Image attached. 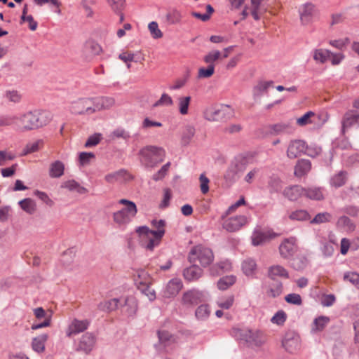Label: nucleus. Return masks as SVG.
<instances>
[{"label":"nucleus","instance_id":"obj_1","mask_svg":"<svg viewBox=\"0 0 359 359\" xmlns=\"http://www.w3.org/2000/svg\"><path fill=\"white\" fill-rule=\"evenodd\" d=\"M152 229L147 226H139L135 229L140 243L147 250L153 251L158 247L165 233L166 222L163 219H153L151 222Z\"/></svg>","mask_w":359,"mask_h":359},{"label":"nucleus","instance_id":"obj_2","mask_svg":"<svg viewBox=\"0 0 359 359\" xmlns=\"http://www.w3.org/2000/svg\"><path fill=\"white\" fill-rule=\"evenodd\" d=\"M51 113L46 110H29L18 115V130L29 132L47 126L52 120Z\"/></svg>","mask_w":359,"mask_h":359},{"label":"nucleus","instance_id":"obj_3","mask_svg":"<svg viewBox=\"0 0 359 359\" xmlns=\"http://www.w3.org/2000/svg\"><path fill=\"white\" fill-rule=\"evenodd\" d=\"M141 161L147 167H154L162 162L165 152L163 149L155 146H146L139 151Z\"/></svg>","mask_w":359,"mask_h":359},{"label":"nucleus","instance_id":"obj_4","mask_svg":"<svg viewBox=\"0 0 359 359\" xmlns=\"http://www.w3.org/2000/svg\"><path fill=\"white\" fill-rule=\"evenodd\" d=\"M189 260L194 264L198 262L202 266L206 267L213 262L214 255L210 248L198 245L191 250Z\"/></svg>","mask_w":359,"mask_h":359},{"label":"nucleus","instance_id":"obj_5","mask_svg":"<svg viewBox=\"0 0 359 359\" xmlns=\"http://www.w3.org/2000/svg\"><path fill=\"white\" fill-rule=\"evenodd\" d=\"M233 114V109L229 106L220 104L206 107L203 116L209 121H220L230 118Z\"/></svg>","mask_w":359,"mask_h":359},{"label":"nucleus","instance_id":"obj_6","mask_svg":"<svg viewBox=\"0 0 359 359\" xmlns=\"http://www.w3.org/2000/svg\"><path fill=\"white\" fill-rule=\"evenodd\" d=\"M282 346L288 353H297L301 348L299 335L293 331L287 332L282 339Z\"/></svg>","mask_w":359,"mask_h":359},{"label":"nucleus","instance_id":"obj_7","mask_svg":"<svg viewBox=\"0 0 359 359\" xmlns=\"http://www.w3.org/2000/svg\"><path fill=\"white\" fill-rule=\"evenodd\" d=\"M69 110L74 114H82L84 113L91 114L95 113L93 107V99L81 98L71 103Z\"/></svg>","mask_w":359,"mask_h":359},{"label":"nucleus","instance_id":"obj_8","mask_svg":"<svg viewBox=\"0 0 359 359\" xmlns=\"http://www.w3.org/2000/svg\"><path fill=\"white\" fill-rule=\"evenodd\" d=\"M205 299V295L203 291L191 289L184 292L182 303L186 306H193L204 302Z\"/></svg>","mask_w":359,"mask_h":359},{"label":"nucleus","instance_id":"obj_9","mask_svg":"<svg viewBox=\"0 0 359 359\" xmlns=\"http://www.w3.org/2000/svg\"><path fill=\"white\" fill-rule=\"evenodd\" d=\"M248 222V219L245 215H235L226 218L222 226L227 231L234 232L240 230Z\"/></svg>","mask_w":359,"mask_h":359},{"label":"nucleus","instance_id":"obj_10","mask_svg":"<svg viewBox=\"0 0 359 359\" xmlns=\"http://www.w3.org/2000/svg\"><path fill=\"white\" fill-rule=\"evenodd\" d=\"M297 251V238L294 237L284 239L279 246L280 255L284 259L290 258Z\"/></svg>","mask_w":359,"mask_h":359},{"label":"nucleus","instance_id":"obj_11","mask_svg":"<svg viewBox=\"0 0 359 359\" xmlns=\"http://www.w3.org/2000/svg\"><path fill=\"white\" fill-rule=\"evenodd\" d=\"M299 13L302 23L308 25L318 15V11L313 4L306 3L301 6Z\"/></svg>","mask_w":359,"mask_h":359},{"label":"nucleus","instance_id":"obj_12","mask_svg":"<svg viewBox=\"0 0 359 359\" xmlns=\"http://www.w3.org/2000/svg\"><path fill=\"white\" fill-rule=\"evenodd\" d=\"M34 315L36 320H41L39 323H33L32 325V330H36L43 327H49L51 322V315H48L46 311L42 307H38L33 310Z\"/></svg>","mask_w":359,"mask_h":359},{"label":"nucleus","instance_id":"obj_13","mask_svg":"<svg viewBox=\"0 0 359 359\" xmlns=\"http://www.w3.org/2000/svg\"><path fill=\"white\" fill-rule=\"evenodd\" d=\"M276 236V234L271 231L255 229L251 236L252 244L254 246L261 245L269 241Z\"/></svg>","mask_w":359,"mask_h":359},{"label":"nucleus","instance_id":"obj_14","mask_svg":"<svg viewBox=\"0 0 359 359\" xmlns=\"http://www.w3.org/2000/svg\"><path fill=\"white\" fill-rule=\"evenodd\" d=\"M243 337L248 343L257 346L262 345L266 341L264 333L259 330H246L243 333Z\"/></svg>","mask_w":359,"mask_h":359},{"label":"nucleus","instance_id":"obj_15","mask_svg":"<svg viewBox=\"0 0 359 359\" xmlns=\"http://www.w3.org/2000/svg\"><path fill=\"white\" fill-rule=\"evenodd\" d=\"M305 142L299 140H292L288 145L287 156L290 158H296L302 155V154L305 153Z\"/></svg>","mask_w":359,"mask_h":359},{"label":"nucleus","instance_id":"obj_16","mask_svg":"<svg viewBox=\"0 0 359 359\" xmlns=\"http://www.w3.org/2000/svg\"><path fill=\"white\" fill-rule=\"evenodd\" d=\"M89 325V322L87 320H79L77 319L73 320L67 330V336L70 337L72 335H76L87 330Z\"/></svg>","mask_w":359,"mask_h":359},{"label":"nucleus","instance_id":"obj_17","mask_svg":"<svg viewBox=\"0 0 359 359\" xmlns=\"http://www.w3.org/2000/svg\"><path fill=\"white\" fill-rule=\"evenodd\" d=\"M252 10L251 14L255 20L260 19V15L266 12L269 7V0H251Z\"/></svg>","mask_w":359,"mask_h":359},{"label":"nucleus","instance_id":"obj_18","mask_svg":"<svg viewBox=\"0 0 359 359\" xmlns=\"http://www.w3.org/2000/svg\"><path fill=\"white\" fill-rule=\"evenodd\" d=\"M183 284L180 278H173L170 280L164 290V297L170 298L175 297L182 290Z\"/></svg>","mask_w":359,"mask_h":359},{"label":"nucleus","instance_id":"obj_19","mask_svg":"<svg viewBox=\"0 0 359 359\" xmlns=\"http://www.w3.org/2000/svg\"><path fill=\"white\" fill-rule=\"evenodd\" d=\"M130 179V175L125 170H119L104 176V180L109 184L123 182Z\"/></svg>","mask_w":359,"mask_h":359},{"label":"nucleus","instance_id":"obj_20","mask_svg":"<svg viewBox=\"0 0 359 359\" xmlns=\"http://www.w3.org/2000/svg\"><path fill=\"white\" fill-rule=\"evenodd\" d=\"M305 189L299 185H293L286 187L283 191V195L290 201H297L304 196Z\"/></svg>","mask_w":359,"mask_h":359},{"label":"nucleus","instance_id":"obj_21","mask_svg":"<svg viewBox=\"0 0 359 359\" xmlns=\"http://www.w3.org/2000/svg\"><path fill=\"white\" fill-rule=\"evenodd\" d=\"M134 280L138 289L146 285H150L152 283V278L149 274L143 269H138L134 274Z\"/></svg>","mask_w":359,"mask_h":359},{"label":"nucleus","instance_id":"obj_22","mask_svg":"<svg viewBox=\"0 0 359 359\" xmlns=\"http://www.w3.org/2000/svg\"><path fill=\"white\" fill-rule=\"evenodd\" d=\"M95 344V339L94 336L90 333H86L82 336L79 341L77 350L88 353L93 349Z\"/></svg>","mask_w":359,"mask_h":359},{"label":"nucleus","instance_id":"obj_23","mask_svg":"<svg viewBox=\"0 0 359 359\" xmlns=\"http://www.w3.org/2000/svg\"><path fill=\"white\" fill-rule=\"evenodd\" d=\"M115 104V100L111 97H101L93 99V107L95 112L109 109Z\"/></svg>","mask_w":359,"mask_h":359},{"label":"nucleus","instance_id":"obj_24","mask_svg":"<svg viewBox=\"0 0 359 359\" xmlns=\"http://www.w3.org/2000/svg\"><path fill=\"white\" fill-rule=\"evenodd\" d=\"M203 269L198 266L194 264L183 271V276L186 280L189 282L198 280L203 275Z\"/></svg>","mask_w":359,"mask_h":359},{"label":"nucleus","instance_id":"obj_25","mask_svg":"<svg viewBox=\"0 0 359 359\" xmlns=\"http://www.w3.org/2000/svg\"><path fill=\"white\" fill-rule=\"evenodd\" d=\"M358 119V111L354 110H348V111H346L344 114L341 121L343 133H344L346 129L351 128L352 126L356 123Z\"/></svg>","mask_w":359,"mask_h":359},{"label":"nucleus","instance_id":"obj_26","mask_svg":"<svg viewBox=\"0 0 359 359\" xmlns=\"http://www.w3.org/2000/svg\"><path fill=\"white\" fill-rule=\"evenodd\" d=\"M191 102L190 95H180L177 98V107L181 115L186 116L189 114Z\"/></svg>","mask_w":359,"mask_h":359},{"label":"nucleus","instance_id":"obj_27","mask_svg":"<svg viewBox=\"0 0 359 359\" xmlns=\"http://www.w3.org/2000/svg\"><path fill=\"white\" fill-rule=\"evenodd\" d=\"M159 341L165 346H168L172 344H177L179 339L177 336L170 334L167 330H159L158 332Z\"/></svg>","mask_w":359,"mask_h":359},{"label":"nucleus","instance_id":"obj_28","mask_svg":"<svg viewBox=\"0 0 359 359\" xmlns=\"http://www.w3.org/2000/svg\"><path fill=\"white\" fill-rule=\"evenodd\" d=\"M269 276L271 279H276L277 278H288V271L280 265H273L269 268L268 270Z\"/></svg>","mask_w":359,"mask_h":359},{"label":"nucleus","instance_id":"obj_29","mask_svg":"<svg viewBox=\"0 0 359 359\" xmlns=\"http://www.w3.org/2000/svg\"><path fill=\"white\" fill-rule=\"evenodd\" d=\"M330 321V319L327 316H321L315 318L311 324V332L314 334L322 332L328 325Z\"/></svg>","mask_w":359,"mask_h":359},{"label":"nucleus","instance_id":"obj_30","mask_svg":"<svg viewBox=\"0 0 359 359\" xmlns=\"http://www.w3.org/2000/svg\"><path fill=\"white\" fill-rule=\"evenodd\" d=\"M311 168V163L309 161L302 159L298 161L294 167V175L296 177H301L306 175Z\"/></svg>","mask_w":359,"mask_h":359},{"label":"nucleus","instance_id":"obj_31","mask_svg":"<svg viewBox=\"0 0 359 359\" xmlns=\"http://www.w3.org/2000/svg\"><path fill=\"white\" fill-rule=\"evenodd\" d=\"M48 339V335L43 334L32 339V348L37 353H42L45 350V343Z\"/></svg>","mask_w":359,"mask_h":359},{"label":"nucleus","instance_id":"obj_32","mask_svg":"<svg viewBox=\"0 0 359 359\" xmlns=\"http://www.w3.org/2000/svg\"><path fill=\"white\" fill-rule=\"evenodd\" d=\"M317 119H319V116L316 115L313 111H308L302 116L298 118L296 122L299 126H305L306 125L316 123Z\"/></svg>","mask_w":359,"mask_h":359},{"label":"nucleus","instance_id":"obj_33","mask_svg":"<svg viewBox=\"0 0 359 359\" xmlns=\"http://www.w3.org/2000/svg\"><path fill=\"white\" fill-rule=\"evenodd\" d=\"M65 165L62 162L56 161L52 163L49 168V175L53 178L61 177L64 174Z\"/></svg>","mask_w":359,"mask_h":359},{"label":"nucleus","instance_id":"obj_34","mask_svg":"<svg viewBox=\"0 0 359 359\" xmlns=\"http://www.w3.org/2000/svg\"><path fill=\"white\" fill-rule=\"evenodd\" d=\"M119 300L116 298L105 300L98 304V309L105 312H111L118 306Z\"/></svg>","mask_w":359,"mask_h":359},{"label":"nucleus","instance_id":"obj_35","mask_svg":"<svg viewBox=\"0 0 359 359\" xmlns=\"http://www.w3.org/2000/svg\"><path fill=\"white\" fill-rule=\"evenodd\" d=\"M118 203L126 206L121 210V211L133 218L136 215L137 209L135 203L127 199H121Z\"/></svg>","mask_w":359,"mask_h":359},{"label":"nucleus","instance_id":"obj_36","mask_svg":"<svg viewBox=\"0 0 359 359\" xmlns=\"http://www.w3.org/2000/svg\"><path fill=\"white\" fill-rule=\"evenodd\" d=\"M291 130V126L286 123H279L269 126V133L273 135H277Z\"/></svg>","mask_w":359,"mask_h":359},{"label":"nucleus","instance_id":"obj_37","mask_svg":"<svg viewBox=\"0 0 359 359\" xmlns=\"http://www.w3.org/2000/svg\"><path fill=\"white\" fill-rule=\"evenodd\" d=\"M236 281V277L233 275L221 278L217 282V287L220 290H226L231 287Z\"/></svg>","mask_w":359,"mask_h":359},{"label":"nucleus","instance_id":"obj_38","mask_svg":"<svg viewBox=\"0 0 359 359\" xmlns=\"http://www.w3.org/2000/svg\"><path fill=\"white\" fill-rule=\"evenodd\" d=\"M20 207L27 213L32 215L36 209V205L34 200L27 198L18 202Z\"/></svg>","mask_w":359,"mask_h":359},{"label":"nucleus","instance_id":"obj_39","mask_svg":"<svg viewBox=\"0 0 359 359\" xmlns=\"http://www.w3.org/2000/svg\"><path fill=\"white\" fill-rule=\"evenodd\" d=\"M235 301L234 295L230 294L219 297L217 305L222 309L228 310L232 307Z\"/></svg>","mask_w":359,"mask_h":359},{"label":"nucleus","instance_id":"obj_40","mask_svg":"<svg viewBox=\"0 0 359 359\" xmlns=\"http://www.w3.org/2000/svg\"><path fill=\"white\" fill-rule=\"evenodd\" d=\"M62 187L65 188L71 191H76L79 194H86L88 192V190L81 187L78 182L75 180H68L63 183Z\"/></svg>","mask_w":359,"mask_h":359},{"label":"nucleus","instance_id":"obj_41","mask_svg":"<svg viewBox=\"0 0 359 359\" xmlns=\"http://www.w3.org/2000/svg\"><path fill=\"white\" fill-rule=\"evenodd\" d=\"M211 313L208 304H201L197 307L195 311V316L199 320H205L210 316Z\"/></svg>","mask_w":359,"mask_h":359},{"label":"nucleus","instance_id":"obj_42","mask_svg":"<svg viewBox=\"0 0 359 359\" xmlns=\"http://www.w3.org/2000/svg\"><path fill=\"white\" fill-rule=\"evenodd\" d=\"M137 309V303L136 299L133 297H128L125 300L124 312L128 316L134 315Z\"/></svg>","mask_w":359,"mask_h":359},{"label":"nucleus","instance_id":"obj_43","mask_svg":"<svg viewBox=\"0 0 359 359\" xmlns=\"http://www.w3.org/2000/svg\"><path fill=\"white\" fill-rule=\"evenodd\" d=\"M132 219V217L128 215L121 210L114 212L113 215L114 222L119 226L126 225Z\"/></svg>","mask_w":359,"mask_h":359},{"label":"nucleus","instance_id":"obj_44","mask_svg":"<svg viewBox=\"0 0 359 359\" xmlns=\"http://www.w3.org/2000/svg\"><path fill=\"white\" fill-rule=\"evenodd\" d=\"M243 273L248 276H252L257 270V264L252 259H245L242 264Z\"/></svg>","mask_w":359,"mask_h":359},{"label":"nucleus","instance_id":"obj_45","mask_svg":"<svg viewBox=\"0 0 359 359\" xmlns=\"http://www.w3.org/2000/svg\"><path fill=\"white\" fill-rule=\"evenodd\" d=\"M304 196L311 200H322L324 198L323 190L321 188L311 187L305 189Z\"/></svg>","mask_w":359,"mask_h":359},{"label":"nucleus","instance_id":"obj_46","mask_svg":"<svg viewBox=\"0 0 359 359\" xmlns=\"http://www.w3.org/2000/svg\"><path fill=\"white\" fill-rule=\"evenodd\" d=\"M347 173L344 171H340L334 175L330 180V184L336 188L343 186L346 181Z\"/></svg>","mask_w":359,"mask_h":359},{"label":"nucleus","instance_id":"obj_47","mask_svg":"<svg viewBox=\"0 0 359 359\" xmlns=\"http://www.w3.org/2000/svg\"><path fill=\"white\" fill-rule=\"evenodd\" d=\"M18 116L16 115H4L0 116V128L15 126L18 129Z\"/></svg>","mask_w":359,"mask_h":359},{"label":"nucleus","instance_id":"obj_48","mask_svg":"<svg viewBox=\"0 0 359 359\" xmlns=\"http://www.w3.org/2000/svg\"><path fill=\"white\" fill-rule=\"evenodd\" d=\"M238 172L239 169L237 164L231 165L224 175L225 180L229 182L236 181L238 177Z\"/></svg>","mask_w":359,"mask_h":359},{"label":"nucleus","instance_id":"obj_49","mask_svg":"<svg viewBox=\"0 0 359 359\" xmlns=\"http://www.w3.org/2000/svg\"><path fill=\"white\" fill-rule=\"evenodd\" d=\"M43 142L41 140H38L32 143L27 144L23 149V155H27L39 151L42 148Z\"/></svg>","mask_w":359,"mask_h":359},{"label":"nucleus","instance_id":"obj_50","mask_svg":"<svg viewBox=\"0 0 359 359\" xmlns=\"http://www.w3.org/2000/svg\"><path fill=\"white\" fill-rule=\"evenodd\" d=\"M331 52L325 49H317L313 53V59L318 62L324 63L330 58Z\"/></svg>","mask_w":359,"mask_h":359},{"label":"nucleus","instance_id":"obj_51","mask_svg":"<svg viewBox=\"0 0 359 359\" xmlns=\"http://www.w3.org/2000/svg\"><path fill=\"white\" fill-rule=\"evenodd\" d=\"M214 12V8L211 5L208 4L206 6V13L201 14L198 12H192L191 15L201 20L203 22H207L210 19L212 14Z\"/></svg>","mask_w":359,"mask_h":359},{"label":"nucleus","instance_id":"obj_52","mask_svg":"<svg viewBox=\"0 0 359 359\" xmlns=\"http://www.w3.org/2000/svg\"><path fill=\"white\" fill-rule=\"evenodd\" d=\"M272 81H260L253 88V92L255 95H260L264 92L267 91V90L272 86Z\"/></svg>","mask_w":359,"mask_h":359},{"label":"nucleus","instance_id":"obj_53","mask_svg":"<svg viewBox=\"0 0 359 359\" xmlns=\"http://www.w3.org/2000/svg\"><path fill=\"white\" fill-rule=\"evenodd\" d=\"M222 57V53L220 51L217 50H214L209 52L207 55L204 56L203 60L205 63L208 64V65H214V62L217 60L220 59Z\"/></svg>","mask_w":359,"mask_h":359},{"label":"nucleus","instance_id":"obj_54","mask_svg":"<svg viewBox=\"0 0 359 359\" xmlns=\"http://www.w3.org/2000/svg\"><path fill=\"white\" fill-rule=\"evenodd\" d=\"M232 264L229 260L221 261L213 266L212 270H215L217 273H224L231 271Z\"/></svg>","mask_w":359,"mask_h":359},{"label":"nucleus","instance_id":"obj_55","mask_svg":"<svg viewBox=\"0 0 359 359\" xmlns=\"http://www.w3.org/2000/svg\"><path fill=\"white\" fill-rule=\"evenodd\" d=\"M111 9L115 13H121L125 8V0H107Z\"/></svg>","mask_w":359,"mask_h":359},{"label":"nucleus","instance_id":"obj_56","mask_svg":"<svg viewBox=\"0 0 359 359\" xmlns=\"http://www.w3.org/2000/svg\"><path fill=\"white\" fill-rule=\"evenodd\" d=\"M289 217L292 220L304 221L310 219V215L304 210H298L291 212Z\"/></svg>","mask_w":359,"mask_h":359},{"label":"nucleus","instance_id":"obj_57","mask_svg":"<svg viewBox=\"0 0 359 359\" xmlns=\"http://www.w3.org/2000/svg\"><path fill=\"white\" fill-rule=\"evenodd\" d=\"M283 289V286L282 283H276L275 284L270 286V288L267 291V294L270 297H277L282 294Z\"/></svg>","mask_w":359,"mask_h":359},{"label":"nucleus","instance_id":"obj_58","mask_svg":"<svg viewBox=\"0 0 359 359\" xmlns=\"http://www.w3.org/2000/svg\"><path fill=\"white\" fill-rule=\"evenodd\" d=\"M173 104V100L172 97L167 93H163L159 98L154 104V107H161V106H165V107H170L172 106Z\"/></svg>","mask_w":359,"mask_h":359},{"label":"nucleus","instance_id":"obj_59","mask_svg":"<svg viewBox=\"0 0 359 359\" xmlns=\"http://www.w3.org/2000/svg\"><path fill=\"white\" fill-rule=\"evenodd\" d=\"M215 73V65H208L207 68H199L198 72V79H207L211 77Z\"/></svg>","mask_w":359,"mask_h":359},{"label":"nucleus","instance_id":"obj_60","mask_svg":"<svg viewBox=\"0 0 359 359\" xmlns=\"http://www.w3.org/2000/svg\"><path fill=\"white\" fill-rule=\"evenodd\" d=\"M148 29L152 38L160 39L163 36V33L158 28V25L156 22H150L148 25Z\"/></svg>","mask_w":359,"mask_h":359},{"label":"nucleus","instance_id":"obj_61","mask_svg":"<svg viewBox=\"0 0 359 359\" xmlns=\"http://www.w3.org/2000/svg\"><path fill=\"white\" fill-rule=\"evenodd\" d=\"M344 280L348 281L359 289V274L355 272H347L344 275Z\"/></svg>","mask_w":359,"mask_h":359},{"label":"nucleus","instance_id":"obj_62","mask_svg":"<svg viewBox=\"0 0 359 359\" xmlns=\"http://www.w3.org/2000/svg\"><path fill=\"white\" fill-rule=\"evenodd\" d=\"M331 215L328 212H321L316 215V217L311 221V224H321L330 222L331 219Z\"/></svg>","mask_w":359,"mask_h":359},{"label":"nucleus","instance_id":"obj_63","mask_svg":"<svg viewBox=\"0 0 359 359\" xmlns=\"http://www.w3.org/2000/svg\"><path fill=\"white\" fill-rule=\"evenodd\" d=\"M286 314L283 311H278L271 319L273 324L282 325L286 320Z\"/></svg>","mask_w":359,"mask_h":359},{"label":"nucleus","instance_id":"obj_64","mask_svg":"<svg viewBox=\"0 0 359 359\" xmlns=\"http://www.w3.org/2000/svg\"><path fill=\"white\" fill-rule=\"evenodd\" d=\"M308 264V259L305 257H297L292 261V265L297 270H300L306 267Z\"/></svg>","mask_w":359,"mask_h":359}]
</instances>
